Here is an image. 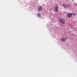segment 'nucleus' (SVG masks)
I'll return each mask as SVG.
<instances>
[{
    "mask_svg": "<svg viewBox=\"0 0 77 77\" xmlns=\"http://www.w3.org/2000/svg\"><path fill=\"white\" fill-rule=\"evenodd\" d=\"M60 40L62 41H63V42H65V41H66V38H61L60 39Z\"/></svg>",
    "mask_w": 77,
    "mask_h": 77,
    "instance_id": "7ed1b4c3",
    "label": "nucleus"
},
{
    "mask_svg": "<svg viewBox=\"0 0 77 77\" xmlns=\"http://www.w3.org/2000/svg\"><path fill=\"white\" fill-rule=\"evenodd\" d=\"M54 9H55V12H57L58 11V7H55L54 8Z\"/></svg>",
    "mask_w": 77,
    "mask_h": 77,
    "instance_id": "39448f33",
    "label": "nucleus"
},
{
    "mask_svg": "<svg viewBox=\"0 0 77 77\" xmlns=\"http://www.w3.org/2000/svg\"><path fill=\"white\" fill-rule=\"evenodd\" d=\"M68 17H72V14L71 13H69L67 15Z\"/></svg>",
    "mask_w": 77,
    "mask_h": 77,
    "instance_id": "20e7f679",
    "label": "nucleus"
},
{
    "mask_svg": "<svg viewBox=\"0 0 77 77\" xmlns=\"http://www.w3.org/2000/svg\"><path fill=\"white\" fill-rule=\"evenodd\" d=\"M67 6L68 8H70V7H71V5H69V4H68L67 5Z\"/></svg>",
    "mask_w": 77,
    "mask_h": 77,
    "instance_id": "6e6552de",
    "label": "nucleus"
},
{
    "mask_svg": "<svg viewBox=\"0 0 77 77\" xmlns=\"http://www.w3.org/2000/svg\"><path fill=\"white\" fill-rule=\"evenodd\" d=\"M37 16L38 17H40L41 14H40L39 13H38L37 14Z\"/></svg>",
    "mask_w": 77,
    "mask_h": 77,
    "instance_id": "0eeeda50",
    "label": "nucleus"
},
{
    "mask_svg": "<svg viewBox=\"0 0 77 77\" xmlns=\"http://www.w3.org/2000/svg\"><path fill=\"white\" fill-rule=\"evenodd\" d=\"M62 6L64 7V8H66V5L64 4L62 5Z\"/></svg>",
    "mask_w": 77,
    "mask_h": 77,
    "instance_id": "423d86ee",
    "label": "nucleus"
},
{
    "mask_svg": "<svg viewBox=\"0 0 77 77\" xmlns=\"http://www.w3.org/2000/svg\"><path fill=\"white\" fill-rule=\"evenodd\" d=\"M73 15H75V14H74V13H73Z\"/></svg>",
    "mask_w": 77,
    "mask_h": 77,
    "instance_id": "1a4fd4ad",
    "label": "nucleus"
},
{
    "mask_svg": "<svg viewBox=\"0 0 77 77\" xmlns=\"http://www.w3.org/2000/svg\"><path fill=\"white\" fill-rule=\"evenodd\" d=\"M38 11H42V6H41L38 7Z\"/></svg>",
    "mask_w": 77,
    "mask_h": 77,
    "instance_id": "f03ea898",
    "label": "nucleus"
},
{
    "mask_svg": "<svg viewBox=\"0 0 77 77\" xmlns=\"http://www.w3.org/2000/svg\"><path fill=\"white\" fill-rule=\"evenodd\" d=\"M60 23L62 24H64L65 23V21L62 19H60Z\"/></svg>",
    "mask_w": 77,
    "mask_h": 77,
    "instance_id": "f257e3e1",
    "label": "nucleus"
}]
</instances>
